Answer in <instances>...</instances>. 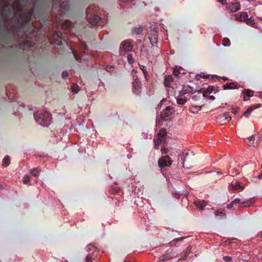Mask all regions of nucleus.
<instances>
[{
	"mask_svg": "<svg viewBox=\"0 0 262 262\" xmlns=\"http://www.w3.org/2000/svg\"><path fill=\"white\" fill-rule=\"evenodd\" d=\"M52 11L56 10L59 4L58 10L59 16H57L55 19L56 24L60 26L63 29L70 30L73 27V23L70 20H66L64 23H60V17H62L69 9V3L66 0H52Z\"/></svg>",
	"mask_w": 262,
	"mask_h": 262,
	"instance_id": "1",
	"label": "nucleus"
},
{
	"mask_svg": "<svg viewBox=\"0 0 262 262\" xmlns=\"http://www.w3.org/2000/svg\"><path fill=\"white\" fill-rule=\"evenodd\" d=\"M98 8L97 6L93 5L90 6L86 11V17L89 23L93 26H103L104 25L103 20L101 18L96 14Z\"/></svg>",
	"mask_w": 262,
	"mask_h": 262,
	"instance_id": "2",
	"label": "nucleus"
},
{
	"mask_svg": "<svg viewBox=\"0 0 262 262\" xmlns=\"http://www.w3.org/2000/svg\"><path fill=\"white\" fill-rule=\"evenodd\" d=\"M34 117L36 122L42 126H48L50 124L51 116L47 111L34 113Z\"/></svg>",
	"mask_w": 262,
	"mask_h": 262,
	"instance_id": "3",
	"label": "nucleus"
},
{
	"mask_svg": "<svg viewBox=\"0 0 262 262\" xmlns=\"http://www.w3.org/2000/svg\"><path fill=\"white\" fill-rule=\"evenodd\" d=\"M166 134L167 132L165 129L162 128L160 130L156 137H155L154 139L155 143L154 147L155 149H159L161 144H165L166 143Z\"/></svg>",
	"mask_w": 262,
	"mask_h": 262,
	"instance_id": "4",
	"label": "nucleus"
},
{
	"mask_svg": "<svg viewBox=\"0 0 262 262\" xmlns=\"http://www.w3.org/2000/svg\"><path fill=\"white\" fill-rule=\"evenodd\" d=\"M158 28L157 27L156 25L152 24L150 26L149 30L148 32V38L152 46L157 45L158 42Z\"/></svg>",
	"mask_w": 262,
	"mask_h": 262,
	"instance_id": "5",
	"label": "nucleus"
},
{
	"mask_svg": "<svg viewBox=\"0 0 262 262\" xmlns=\"http://www.w3.org/2000/svg\"><path fill=\"white\" fill-rule=\"evenodd\" d=\"M33 17L35 19H37V18L34 14V7L32 8L28 11H20L19 18L22 23L24 24H27L29 23Z\"/></svg>",
	"mask_w": 262,
	"mask_h": 262,
	"instance_id": "6",
	"label": "nucleus"
},
{
	"mask_svg": "<svg viewBox=\"0 0 262 262\" xmlns=\"http://www.w3.org/2000/svg\"><path fill=\"white\" fill-rule=\"evenodd\" d=\"M133 92L134 94L139 95L141 92V83L137 75L133 74Z\"/></svg>",
	"mask_w": 262,
	"mask_h": 262,
	"instance_id": "7",
	"label": "nucleus"
},
{
	"mask_svg": "<svg viewBox=\"0 0 262 262\" xmlns=\"http://www.w3.org/2000/svg\"><path fill=\"white\" fill-rule=\"evenodd\" d=\"M71 50L75 59L77 61L81 62L82 57V56L81 55V53H85L86 51H88V47L84 42H81V44L80 45V50L81 53L79 54H78L74 49L71 48Z\"/></svg>",
	"mask_w": 262,
	"mask_h": 262,
	"instance_id": "8",
	"label": "nucleus"
},
{
	"mask_svg": "<svg viewBox=\"0 0 262 262\" xmlns=\"http://www.w3.org/2000/svg\"><path fill=\"white\" fill-rule=\"evenodd\" d=\"M174 112V110L173 107L167 106L162 111L160 114V117L163 120H168L171 118Z\"/></svg>",
	"mask_w": 262,
	"mask_h": 262,
	"instance_id": "9",
	"label": "nucleus"
},
{
	"mask_svg": "<svg viewBox=\"0 0 262 262\" xmlns=\"http://www.w3.org/2000/svg\"><path fill=\"white\" fill-rule=\"evenodd\" d=\"M6 94L11 101H14L16 97V91L13 85H8L6 88Z\"/></svg>",
	"mask_w": 262,
	"mask_h": 262,
	"instance_id": "10",
	"label": "nucleus"
},
{
	"mask_svg": "<svg viewBox=\"0 0 262 262\" xmlns=\"http://www.w3.org/2000/svg\"><path fill=\"white\" fill-rule=\"evenodd\" d=\"M89 252L92 251V253H90L85 258L86 262H94L95 258L97 256L98 251L96 248L93 246H90Z\"/></svg>",
	"mask_w": 262,
	"mask_h": 262,
	"instance_id": "11",
	"label": "nucleus"
},
{
	"mask_svg": "<svg viewBox=\"0 0 262 262\" xmlns=\"http://www.w3.org/2000/svg\"><path fill=\"white\" fill-rule=\"evenodd\" d=\"M171 163L172 161L168 155L162 157L158 161L159 166L161 168H164L167 166H169L171 165Z\"/></svg>",
	"mask_w": 262,
	"mask_h": 262,
	"instance_id": "12",
	"label": "nucleus"
},
{
	"mask_svg": "<svg viewBox=\"0 0 262 262\" xmlns=\"http://www.w3.org/2000/svg\"><path fill=\"white\" fill-rule=\"evenodd\" d=\"M231 119L228 113L219 115L216 118V122L220 125L226 124Z\"/></svg>",
	"mask_w": 262,
	"mask_h": 262,
	"instance_id": "13",
	"label": "nucleus"
},
{
	"mask_svg": "<svg viewBox=\"0 0 262 262\" xmlns=\"http://www.w3.org/2000/svg\"><path fill=\"white\" fill-rule=\"evenodd\" d=\"M247 142L250 146L256 147L260 142V137L258 135L255 134L250 137Z\"/></svg>",
	"mask_w": 262,
	"mask_h": 262,
	"instance_id": "14",
	"label": "nucleus"
},
{
	"mask_svg": "<svg viewBox=\"0 0 262 262\" xmlns=\"http://www.w3.org/2000/svg\"><path fill=\"white\" fill-rule=\"evenodd\" d=\"M175 253L173 251V250H171L170 251H167V252L162 255L157 262H164L167 261L174 256Z\"/></svg>",
	"mask_w": 262,
	"mask_h": 262,
	"instance_id": "15",
	"label": "nucleus"
},
{
	"mask_svg": "<svg viewBox=\"0 0 262 262\" xmlns=\"http://www.w3.org/2000/svg\"><path fill=\"white\" fill-rule=\"evenodd\" d=\"M226 8L232 12H236L240 9L241 5L239 2L236 1L227 3Z\"/></svg>",
	"mask_w": 262,
	"mask_h": 262,
	"instance_id": "16",
	"label": "nucleus"
},
{
	"mask_svg": "<svg viewBox=\"0 0 262 262\" xmlns=\"http://www.w3.org/2000/svg\"><path fill=\"white\" fill-rule=\"evenodd\" d=\"M53 39L55 44L61 45L63 40L62 33L60 31H55L53 34Z\"/></svg>",
	"mask_w": 262,
	"mask_h": 262,
	"instance_id": "17",
	"label": "nucleus"
},
{
	"mask_svg": "<svg viewBox=\"0 0 262 262\" xmlns=\"http://www.w3.org/2000/svg\"><path fill=\"white\" fill-rule=\"evenodd\" d=\"M133 50V46L131 42L128 41H124L122 42L120 46V50L121 52H130Z\"/></svg>",
	"mask_w": 262,
	"mask_h": 262,
	"instance_id": "18",
	"label": "nucleus"
},
{
	"mask_svg": "<svg viewBox=\"0 0 262 262\" xmlns=\"http://www.w3.org/2000/svg\"><path fill=\"white\" fill-rule=\"evenodd\" d=\"M232 202L234 204L239 203L241 206L247 207L251 206L253 204L254 200L253 199H250L246 201L241 202V200L239 199L236 198L234 199Z\"/></svg>",
	"mask_w": 262,
	"mask_h": 262,
	"instance_id": "19",
	"label": "nucleus"
},
{
	"mask_svg": "<svg viewBox=\"0 0 262 262\" xmlns=\"http://www.w3.org/2000/svg\"><path fill=\"white\" fill-rule=\"evenodd\" d=\"M235 16L237 20L244 22L245 23L248 18V15L246 12H241L239 13L236 14Z\"/></svg>",
	"mask_w": 262,
	"mask_h": 262,
	"instance_id": "20",
	"label": "nucleus"
},
{
	"mask_svg": "<svg viewBox=\"0 0 262 262\" xmlns=\"http://www.w3.org/2000/svg\"><path fill=\"white\" fill-rule=\"evenodd\" d=\"M242 94L244 96L243 100L244 101H247L248 100V99L246 98V97H252L254 95V92L249 89H245L243 91Z\"/></svg>",
	"mask_w": 262,
	"mask_h": 262,
	"instance_id": "21",
	"label": "nucleus"
},
{
	"mask_svg": "<svg viewBox=\"0 0 262 262\" xmlns=\"http://www.w3.org/2000/svg\"><path fill=\"white\" fill-rule=\"evenodd\" d=\"M260 106V104H257V105H252L250 107H249L248 108V109L245 111L244 112V114H243V116L246 117H248L251 113L255 109L259 107Z\"/></svg>",
	"mask_w": 262,
	"mask_h": 262,
	"instance_id": "22",
	"label": "nucleus"
},
{
	"mask_svg": "<svg viewBox=\"0 0 262 262\" xmlns=\"http://www.w3.org/2000/svg\"><path fill=\"white\" fill-rule=\"evenodd\" d=\"M231 187L235 190H241L244 189V187L242 186L240 183L236 181L235 183L232 182L230 184Z\"/></svg>",
	"mask_w": 262,
	"mask_h": 262,
	"instance_id": "23",
	"label": "nucleus"
},
{
	"mask_svg": "<svg viewBox=\"0 0 262 262\" xmlns=\"http://www.w3.org/2000/svg\"><path fill=\"white\" fill-rule=\"evenodd\" d=\"M194 204L200 209L202 210L206 206V202L204 200L194 201Z\"/></svg>",
	"mask_w": 262,
	"mask_h": 262,
	"instance_id": "24",
	"label": "nucleus"
},
{
	"mask_svg": "<svg viewBox=\"0 0 262 262\" xmlns=\"http://www.w3.org/2000/svg\"><path fill=\"white\" fill-rule=\"evenodd\" d=\"M192 246L191 245H189L186 249L183 252L182 256L179 259V260H185L186 259L188 255L189 254L190 251L191 250Z\"/></svg>",
	"mask_w": 262,
	"mask_h": 262,
	"instance_id": "25",
	"label": "nucleus"
},
{
	"mask_svg": "<svg viewBox=\"0 0 262 262\" xmlns=\"http://www.w3.org/2000/svg\"><path fill=\"white\" fill-rule=\"evenodd\" d=\"M224 90L233 89L237 88V84L235 82H229L223 85Z\"/></svg>",
	"mask_w": 262,
	"mask_h": 262,
	"instance_id": "26",
	"label": "nucleus"
},
{
	"mask_svg": "<svg viewBox=\"0 0 262 262\" xmlns=\"http://www.w3.org/2000/svg\"><path fill=\"white\" fill-rule=\"evenodd\" d=\"M173 81V78L171 75H167L165 76L164 84L165 86L169 87L170 83Z\"/></svg>",
	"mask_w": 262,
	"mask_h": 262,
	"instance_id": "27",
	"label": "nucleus"
},
{
	"mask_svg": "<svg viewBox=\"0 0 262 262\" xmlns=\"http://www.w3.org/2000/svg\"><path fill=\"white\" fill-rule=\"evenodd\" d=\"M246 24L250 26H254L256 24V21L252 17H248Z\"/></svg>",
	"mask_w": 262,
	"mask_h": 262,
	"instance_id": "28",
	"label": "nucleus"
},
{
	"mask_svg": "<svg viewBox=\"0 0 262 262\" xmlns=\"http://www.w3.org/2000/svg\"><path fill=\"white\" fill-rule=\"evenodd\" d=\"M200 106H191L189 108L190 111L192 113H196L201 110Z\"/></svg>",
	"mask_w": 262,
	"mask_h": 262,
	"instance_id": "29",
	"label": "nucleus"
},
{
	"mask_svg": "<svg viewBox=\"0 0 262 262\" xmlns=\"http://www.w3.org/2000/svg\"><path fill=\"white\" fill-rule=\"evenodd\" d=\"M10 160L9 157L7 156L3 160V165L5 167L8 166L10 164Z\"/></svg>",
	"mask_w": 262,
	"mask_h": 262,
	"instance_id": "30",
	"label": "nucleus"
},
{
	"mask_svg": "<svg viewBox=\"0 0 262 262\" xmlns=\"http://www.w3.org/2000/svg\"><path fill=\"white\" fill-rule=\"evenodd\" d=\"M184 237H179V238H175L169 243V245L170 247H172V246H174L176 243H177L178 242H179V241L182 242L184 239Z\"/></svg>",
	"mask_w": 262,
	"mask_h": 262,
	"instance_id": "31",
	"label": "nucleus"
},
{
	"mask_svg": "<svg viewBox=\"0 0 262 262\" xmlns=\"http://www.w3.org/2000/svg\"><path fill=\"white\" fill-rule=\"evenodd\" d=\"M177 101L179 104L183 105L186 102L187 99L185 97H180L177 98Z\"/></svg>",
	"mask_w": 262,
	"mask_h": 262,
	"instance_id": "32",
	"label": "nucleus"
},
{
	"mask_svg": "<svg viewBox=\"0 0 262 262\" xmlns=\"http://www.w3.org/2000/svg\"><path fill=\"white\" fill-rule=\"evenodd\" d=\"M79 90V88L77 84H73L71 88V92L75 94H77Z\"/></svg>",
	"mask_w": 262,
	"mask_h": 262,
	"instance_id": "33",
	"label": "nucleus"
},
{
	"mask_svg": "<svg viewBox=\"0 0 262 262\" xmlns=\"http://www.w3.org/2000/svg\"><path fill=\"white\" fill-rule=\"evenodd\" d=\"M183 155H181L180 156V157H181V160L183 162V167H184V162L186 161V157L188 156L189 153L187 151L185 153L183 152Z\"/></svg>",
	"mask_w": 262,
	"mask_h": 262,
	"instance_id": "34",
	"label": "nucleus"
},
{
	"mask_svg": "<svg viewBox=\"0 0 262 262\" xmlns=\"http://www.w3.org/2000/svg\"><path fill=\"white\" fill-rule=\"evenodd\" d=\"M142 32V28L141 27L134 28L132 30V32L136 34H140Z\"/></svg>",
	"mask_w": 262,
	"mask_h": 262,
	"instance_id": "35",
	"label": "nucleus"
},
{
	"mask_svg": "<svg viewBox=\"0 0 262 262\" xmlns=\"http://www.w3.org/2000/svg\"><path fill=\"white\" fill-rule=\"evenodd\" d=\"M222 44L224 47H229L230 45V41L228 38H224Z\"/></svg>",
	"mask_w": 262,
	"mask_h": 262,
	"instance_id": "36",
	"label": "nucleus"
},
{
	"mask_svg": "<svg viewBox=\"0 0 262 262\" xmlns=\"http://www.w3.org/2000/svg\"><path fill=\"white\" fill-rule=\"evenodd\" d=\"M212 91L213 90L211 87H208L207 89L203 92V96L207 97L209 94H210L212 92Z\"/></svg>",
	"mask_w": 262,
	"mask_h": 262,
	"instance_id": "37",
	"label": "nucleus"
},
{
	"mask_svg": "<svg viewBox=\"0 0 262 262\" xmlns=\"http://www.w3.org/2000/svg\"><path fill=\"white\" fill-rule=\"evenodd\" d=\"M191 91V89L189 86H185L182 89L183 94H185L188 93H190Z\"/></svg>",
	"mask_w": 262,
	"mask_h": 262,
	"instance_id": "38",
	"label": "nucleus"
},
{
	"mask_svg": "<svg viewBox=\"0 0 262 262\" xmlns=\"http://www.w3.org/2000/svg\"><path fill=\"white\" fill-rule=\"evenodd\" d=\"M208 75H205L204 73H201L200 74H197L195 76L196 79L200 80L201 78H206L208 77Z\"/></svg>",
	"mask_w": 262,
	"mask_h": 262,
	"instance_id": "39",
	"label": "nucleus"
},
{
	"mask_svg": "<svg viewBox=\"0 0 262 262\" xmlns=\"http://www.w3.org/2000/svg\"><path fill=\"white\" fill-rule=\"evenodd\" d=\"M127 59L129 63H132L134 62L133 55L131 54H127Z\"/></svg>",
	"mask_w": 262,
	"mask_h": 262,
	"instance_id": "40",
	"label": "nucleus"
},
{
	"mask_svg": "<svg viewBox=\"0 0 262 262\" xmlns=\"http://www.w3.org/2000/svg\"><path fill=\"white\" fill-rule=\"evenodd\" d=\"M30 177L26 175L23 178V183L24 184H28L30 182Z\"/></svg>",
	"mask_w": 262,
	"mask_h": 262,
	"instance_id": "41",
	"label": "nucleus"
},
{
	"mask_svg": "<svg viewBox=\"0 0 262 262\" xmlns=\"http://www.w3.org/2000/svg\"><path fill=\"white\" fill-rule=\"evenodd\" d=\"M105 69L106 71L111 73L114 70V67L112 66H106L105 68Z\"/></svg>",
	"mask_w": 262,
	"mask_h": 262,
	"instance_id": "42",
	"label": "nucleus"
},
{
	"mask_svg": "<svg viewBox=\"0 0 262 262\" xmlns=\"http://www.w3.org/2000/svg\"><path fill=\"white\" fill-rule=\"evenodd\" d=\"M31 173L32 175H33L34 176H37V175L39 173V171L36 168H33L31 170Z\"/></svg>",
	"mask_w": 262,
	"mask_h": 262,
	"instance_id": "43",
	"label": "nucleus"
},
{
	"mask_svg": "<svg viewBox=\"0 0 262 262\" xmlns=\"http://www.w3.org/2000/svg\"><path fill=\"white\" fill-rule=\"evenodd\" d=\"M180 74V72L179 70L177 68V67L174 68L173 70V74L174 76H177Z\"/></svg>",
	"mask_w": 262,
	"mask_h": 262,
	"instance_id": "44",
	"label": "nucleus"
},
{
	"mask_svg": "<svg viewBox=\"0 0 262 262\" xmlns=\"http://www.w3.org/2000/svg\"><path fill=\"white\" fill-rule=\"evenodd\" d=\"M161 151L162 154H165L167 153L168 152V149L165 147H164L163 145L161 146Z\"/></svg>",
	"mask_w": 262,
	"mask_h": 262,
	"instance_id": "45",
	"label": "nucleus"
},
{
	"mask_svg": "<svg viewBox=\"0 0 262 262\" xmlns=\"http://www.w3.org/2000/svg\"><path fill=\"white\" fill-rule=\"evenodd\" d=\"M214 214L215 215H222V216H224L225 215V213H224V212L223 211H215L214 212Z\"/></svg>",
	"mask_w": 262,
	"mask_h": 262,
	"instance_id": "46",
	"label": "nucleus"
},
{
	"mask_svg": "<svg viewBox=\"0 0 262 262\" xmlns=\"http://www.w3.org/2000/svg\"><path fill=\"white\" fill-rule=\"evenodd\" d=\"M239 111L238 107H232L231 110V112L234 114H237Z\"/></svg>",
	"mask_w": 262,
	"mask_h": 262,
	"instance_id": "47",
	"label": "nucleus"
},
{
	"mask_svg": "<svg viewBox=\"0 0 262 262\" xmlns=\"http://www.w3.org/2000/svg\"><path fill=\"white\" fill-rule=\"evenodd\" d=\"M223 259L226 262H231L232 261V258L230 256H224Z\"/></svg>",
	"mask_w": 262,
	"mask_h": 262,
	"instance_id": "48",
	"label": "nucleus"
},
{
	"mask_svg": "<svg viewBox=\"0 0 262 262\" xmlns=\"http://www.w3.org/2000/svg\"><path fill=\"white\" fill-rule=\"evenodd\" d=\"M61 76H62V77L64 79H66L68 77L69 74H68V73L67 71H63L62 73Z\"/></svg>",
	"mask_w": 262,
	"mask_h": 262,
	"instance_id": "49",
	"label": "nucleus"
},
{
	"mask_svg": "<svg viewBox=\"0 0 262 262\" xmlns=\"http://www.w3.org/2000/svg\"><path fill=\"white\" fill-rule=\"evenodd\" d=\"M233 205H234V203H233V202L232 201L231 203L227 205V208L231 209L233 207Z\"/></svg>",
	"mask_w": 262,
	"mask_h": 262,
	"instance_id": "50",
	"label": "nucleus"
},
{
	"mask_svg": "<svg viewBox=\"0 0 262 262\" xmlns=\"http://www.w3.org/2000/svg\"><path fill=\"white\" fill-rule=\"evenodd\" d=\"M219 2H220L221 4L223 5L227 4H226V1L227 0H217Z\"/></svg>",
	"mask_w": 262,
	"mask_h": 262,
	"instance_id": "51",
	"label": "nucleus"
},
{
	"mask_svg": "<svg viewBox=\"0 0 262 262\" xmlns=\"http://www.w3.org/2000/svg\"><path fill=\"white\" fill-rule=\"evenodd\" d=\"M238 172H238V170L237 169L234 168V169H233V171H232V173L233 174H237V173H238Z\"/></svg>",
	"mask_w": 262,
	"mask_h": 262,
	"instance_id": "52",
	"label": "nucleus"
},
{
	"mask_svg": "<svg viewBox=\"0 0 262 262\" xmlns=\"http://www.w3.org/2000/svg\"><path fill=\"white\" fill-rule=\"evenodd\" d=\"M141 69H142L143 72V74H144L145 76H146V73H147L146 70H145L144 69V66H142V68H141Z\"/></svg>",
	"mask_w": 262,
	"mask_h": 262,
	"instance_id": "53",
	"label": "nucleus"
},
{
	"mask_svg": "<svg viewBox=\"0 0 262 262\" xmlns=\"http://www.w3.org/2000/svg\"><path fill=\"white\" fill-rule=\"evenodd\" d=\"M122 2L123 3H126V2H133L134 0H121Z\"/></svg>",
	"mask_w": 262,
	"mask_h": 262,
	"instance_id": "54",
	"label": "nucleus"
},
{
	"mask_svg": "<svg viewBox=\"0 0 262 262\" xmlns=\"http://www.w3.org/2000/svg\"><path fill=\"white\" fill-rule=\"evenodd\" d=\"M209 98L210 100H214V99H215V97L212 95L210 96Z\"/></svg>",
	"mask_w": 262,
	"mask_h": 262,
	"instance_id": "55",
	"label": "nucleus"
},
{
	"mask_svg": "<svg viewBox=\"0 0 262 262\" xmlns=\"http://www.w3.org/2000/svg\"><path fill=\"white\" fill-rule=\"evenodd\" d=\"M223 79L224 80V81H226L228 80V78L227 77H223Z\"/></svg>",
	"mask_w": 262,
	"mask_h": 262,
	"instance_id": "56",
	"label": "nucleus"
},
{
	"mask_svg": "<svg viewBox=\"0 0 262 262\" xmlns=\"http://www.w3.org/2000/svg\"><path fill=\"white\" fill-rule=\"evenodd\" d=\"M261 177H262V175H259V176H258L259 179H261Z\"/></svg>",
	"mask_w": 262,
	"mask_h": 262,
	"instance_id": "57",
	"label": "nucleus"
},
{
	"mask_svg": "<svg viewBox=\"0 0 262 262\" xmlns=\"http://www.w3.org/2000/svg\"><path fill=\"white\" fill-rule=\"evenodd\" d=\"M217 173L218 174H220V175H221V174H222V173H221V172H217Z\"/></svg>",
	"mask_w": 262,
	"mask_h": 262,
	"instance_id": "58",
	"label": "nucleus"
},
{
	"mask_svg": "<svg viewBox=\"0 0 262 262\" xmlns=\"http://www.w3.org/2000/svg\"><path fill=\"white\" fill-rule=\"evenodd\" d=\"M164 99L162 100L161 101V102H160V103H162V101H164Z\"/></svg>",
	"mask_w": 262,
	"mask_h": 262,
	"instance_id": "59",
	"label": "nucleus"
}]
</instances>
